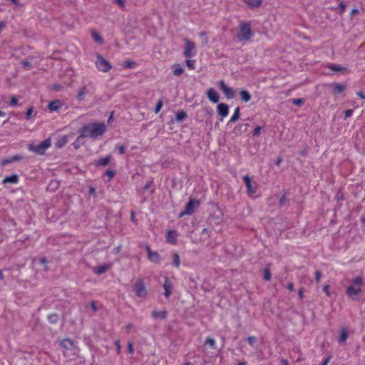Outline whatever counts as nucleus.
Returning <instances> with one entry per match:
<instances>
[{
    "label": "nucleus",
    "instance_id": "nucleus-1",
    "mask_svg": "<svg viewBox=\"0 0 365 365\" xmlns=\"http://www.w3.org/2000/svg\"><path fill=\"white\" fill-rule=\"evenodd\" d=\"M106 130V126L103 123H89L84 125L80 130L81 137L96 138L102 136Z\"/></svg>",
    "mask_w": 365,
    "mask_h": 365
},
{
    "label": "nucleus",
    "instance_id": "nucleus-2",
    "mask_svg": "<svg viewBox=\"0 0 365 365\" xmlns=\"http://www.w3.org/2000/svg\"><path fill=\"white\" fill-rule=\"evenodd\" d=\"M255 35L250 21H241L239 24L237 38L240 41H247Z\"/></svg>",
    "mask_w": 365,
    "mask_h": 365
},
{
    "label": "nucleus",
    "instance_id": "nucleus-3",
    "mask_svg": "<svg viewBox=\"0 0 365 365\" xmlns=\"http://www.w3.org/2000/svg\"><path fill=\"white\" fill-rule=\"evenodd\" d=\"M362 278L358 277L353 281V284L349 286L346 289V294L347 297L353 301L358 300L357 296L361 292V286L362 284Z\"/></svg>",
    "mask_w": 365,
    "mask_h": 365
},
{
    "label": "nucleus",
    "instance_id": "nucleus-4",
    "mask_svg": "<svg viewBox=\"0 0 365 365\" xmlns=\"http://www.w3.org/2000/svg\"><path fill=\"white\" fill-rule=\"evenodd\" d=\"M51 146V141L48 138L38 145L29 144L28 146L29 150L34 152L38 155H43L46 150Z\"/></svg>",
    "mask_w": 365,
    "mask_h": 365
},
{
    "label": "nucleus",
    "instance_id": "nucleus-5",
    "mask_svg": "<svg viewBox=\"0 0 365 365\" xmlns=\"http://www.w3.org/2000/svg\"><path fill=\"white\" fill-rule=\"evenodd\" d=\"M133 289L138 297L145 298L148 295L146 286L143 278H139L135 282Z\"/></svg>",
    "mask_w": 365,
    "mask_h": 365
},
{
    "label": "nucleus",
    "instance_id": "nucleus-6",
    "mask_svg": "<svg viewBox=\"0 0 365 365\" xmlns=\"http://www.w3.org/2000/svg\"><path fill=\"white\" fill-rule=\"evenodd\" d=\"M95 64L98 71L104 73L108 72L112 68L109 61L104 58L101 54L96 56Z\"/></svg>",
    "mask_w": 365,
    "mask_h": 365
},
{
    "label": "nucleus",
    "instance_id": "nucleus-7",
    "mask_svg": "<svg viewBox=\"0 0 365 365\" xmlns=\"http://www.w3.org/2000/svg\"><path fill=\"white\" fill-rule=\"evenodd\" d=\"M185 49L183 51V55L186 58H190L192 56H194L196 54V46L195 43L188 38H185Z\"/></svg>",
    "mask_w": 365,
    "mask_h": 365
},
{
    "label": "nucleus",
    "instance_id": "nucleus-8",
    "mask_svg": "<svg viewBox=\"0 0 365 365\" xmlns=\"http://www.w3.org/2000/svg\"><path fill=\"white\" fill-rule=\"evenodd\" d=\"M93 85L91 83L81 86L78 91L76 96L77 100L78 101H84L86 99V96L91 93Z\"/></svg>",
    "mask_w": 365,
    "mask_h": 365
},
{
    "label": "nucleus",
    "instance_id": "nucleus-9",
    "mask_svg": "<svg viewBox=\"0 0 365 365\" xmlns=\"http://www.w3.org/2000/svg\"><path fill=\"white\" fill-rule=\"evenodd\" d=\"M208 230H194L190 232V237L195 242H197L202 240V237L205 239V237L208 236Z\"/></svg>",
    "mask_w": 365,
    "mask_h": 365
},
{
    "label": "nucleus",
    "instance_id": "nucleus-10",
    "mask_svg": "<svg viewBox=\"0 0 365 365\" xmlns=\"http://www.w3.org/2000/svg\"><path fill=\"white\" fill-rule=\"evenodd\" d=\"M200 201L196 199L190 200L185 205L183 214L192 215L195 212V210L199 207Z\"/></svg>",
    "mask_w": 365,
    "mask_h": 365
},
{
    "label": "nucleus",
    "instance_id": "nucleus-11",
    "mask_svg": "<svg viewBox=\"0 0 365 365\" xmlns=\"http://www.w3.org/2000/svg\"><path fill=\"white\" fill-rule=\"evenodd\" d=\"M219 87L227 99H232L235 97V91L228 87L223 81L219 82Z\"/></svg>",
    "mask_w": 365,
    "mask_h": 365
},
{
    "label": "nucleus",
    "instance_id": "nucleus-12",
    "mask_svg": "<svg viewBox=\"0 0 365 365\" xmlns=\"http://www.w3.org/2000/svg\"><path fill=\"white\" fill-rule=\"evenodd\" d=\"M145 249L148 253V258L150 262L156 264L160 263L161 257L158 252L152 251L148 245L145 246Z\"/></svg>",
    "mask_w": 365,
    "mask_h": 365
},
{
    "label": "nucleus",
    "instance_id": "nucleus-13",
    "mask_svg": "<svg viewBox=\"0 0 365 365\" xmlns=\"http://www.w3.org/2000/svg\"><path fill=\"white\" fill-rule=\"evenodd\" d=\"M173 283L169 280L168 277H165V282L163 284V288L165 292L163 294L166 299H168L173 294Z\"/></svg>",
    "mask_w": 365,
    "mask_h": 365
},
{
    "label": "nucleus",
    "instance_id": "nucleus-14",
    "mask_svg": "<svg viewBox=\"0 0 365 365\" xmlns=\"http://www.w3.org/2000/svg\"><path fill=\"white\" fill-rule=\"evenodd\" d=\"M217 114L220 116V120L222 121L223 119L227 117L229 114V106L226 103H219L217 106Z\"/></svg>",
    "mask_w": 365,
    "mask_h": 365
},
{
    "label": "nucleus",
    "instance_id": "nucleus-15",
    "mask_svg": "<svg viewBox=\"0 0 365 365\" xmlns=\"http://www.w3.org/2000/svg\"><path fill=\"white\" fill-rule=\"evenodd\" d=\"M243 180L246 185L247 192L248 195H254L257 192V188L255 186L252 185L251 178L249 175H245L243 177Z\"/></svg>",
    "mask_w": 365,
    "mask_h": 365
},
{
    "label": "nucleus",
    "instance_id": "nucleus-16",
    "mask_svg": "<svg viewBox=\"0 0 365 365\" xmlns=\"http://www.w3.org/2000/svg\"><path fill=\"white\" fill-rule=\"evenodd\" d=\"M207 97L208 99L213 103H217L219 102L220 96L217 92L212 88H209L207 92Z\"/></svg>",
    "mask_w": 365,
    "mask_h": 365
},
{
    "label": "nucleus",
    "instance_id": "nucleus-17",
    "mask_svg": "<svg viewBox=\"0 0 365 365\" xmlns=\"http://www.w3.org/2000/svg\"><path fill=\"white\" fill-rule=\"evenodd\" d=\"M33 264H38L41 268V269L43 271H48V260L46 257H40V258H34Z\"/></svg>",
    "mask_w": 365,
    "mask_h": 365
},
{
    "label": "nucleus",
    "instance_id": "nucleus-18",
    "mask_svg": "<svg viewBox=\"0 0 365 365\" xmlns=\"http://www.w3.org/2000/svg\"><path fill=\"white\" fill-rule=\"evenodd\" d=\"M63 106V103L60 100H54L51 101L48 105V108L51 111H58L59 109Z\"/></svg>",
    "mask_w": 365,
    "mask_h": 365
},
{
    "label": "nucleus",
    "instance_id": "nucleus-19",
    "mask_svg": "<svg viewBox=\"0 0 365 365\" xmlns=\"http://www.w3.org/2000/svg\"><path fill=\"white\" fill-rule=\"evenodd\" d=\"M167 242L175 245L177 242V233L175 230H169L166 235Z\"/></svg>",
    "mask_w": 365,
    "mask_h": 365
},
{
    "label": "nucleus",
    "instance_id": "nucleus-20",
    "mask_svg": "<svg viewBox=\"0 0 365 365\" xmlns=\"http://www.w3.org/2000/svg\"><path fill=\"white\" fill-rule=\"evenodd\" d=\"M19 181V178L17 174H13L10 176H6L4 178L2 183L3 184H7V183H12V184H17Z\"/></svg>",
    "mask_w": 365,
    "mask_h": 365
},
{
    "label": "nucleus",
    "instance_id": "nucleus-21",
    "mask_svg": "<svg viewBox=\"0 0 365 365\" xmlns=\"http://www.w3.org/2000/svg\"><path fill=\"white\" fill-rule=\"evenodd\" d=\"M331 87L333 88V93L334 95L339 94L344 91L346 88L344 84H340L337 83H334L331 84Z\"/></svg>",
    "mask_w": 365,
    "mask_h": 365
},
{
    "label": "nucleus",
    "instance_id": "nucleus-22",
    "mask_svg": "<svg viewBox=\"0 0 365 365\" xmlns=\"http://www.w3.org/2000/svg\"><path fill=\"white\" fill-rule=\"evenodd\" d=\"M111 157L107 155L105 158H99L94 162V165L97 167H103L107 165L110 161Z\"/></svg>",
    "mask_w": 365,
    "mask_h": 365
},
{
    "label": "nucleus",
    "instance_id": "nucleus-23",
    "mask_svg": "<svg viewBox=\"0 0 365 365\" xmlns=\"http://www.w3.org/2000/svg\"><path fill=\"white\" fill-rule=\"evenodd\" d=\"M252 9H256L262 5V0H242Z\"/></svg>",
    "mask_w": 365,
    "mask_h": 365
},
{
    "label": "nucleus",
    "instance_id": "nucleus-24",
    "mask_svg": "<svg viewBox=\"0 0 365 365\" xmlns=\"http://www.w3.org/2000/svg\"><path fill=\"white\" fill-rule=\"evenodd\" d=\"M109 269V267L108 265H100L98 267H93V271L95 274L98 275H101L103 273H105L108 269Z\"/></svg>",
    "mask_w": 365,
    "mask_h": 365
},
{
    "label": "nucleus",
    "instance_id": "nucleus-25",
    "mask_svg": "<svg viewBox=\"0 0 365 365\" xmlns=\"http://www.w3.org/2000/svg\"><path fill=\"white\" fill-rule=\"evenodd\" d=\"M61 346L66 349H71L74 346V343L71 339L67 338L61 341Z\"/></svg>",
    "mask_w": 365,
    "mask_h": 365
},
{
    "label": "nucleus",
    "instance_id": "nucleus-26",
    "mask_svg": "<svg viewBox=\"0 0 365 365\" xmlns=\"http://www.w3.org/2000/svg\"><path fill=\"white\" fill-rule=\"evenodd\" d=\"M68 143V137L63 135L60 137L56 143V147L58 148H63Z\"/></svg>",
    "mask_w": 365,
    "mask_h": 365
},
{
    "label": "nucleus",
    "instance_id": "nucleus-27",
    "mask_svg": "<svg viewBox=\"0 0 365 365\" xmlns=\"http://www.w3.org/2000/svg\"><path fill=\"white\" fill-rule=\"evenodd\" d=\"M240 116V107H237V108H235V109L234 110V113L232 114V115L231 116V118L229 120V123H235L239 119Z\"/></svg>",
    "mask_w": 365,
    "mask_h": 365
},
{
    "label": "nucleus",
    "instance_id": "nucleus-28",
    "mask_svg": "<svg viewBox=\"0 0 365 365\" xmlns=\"http://www.w3.org/2000/svg\"><path fill=\"white\" fill-rule=\"evenodd\" d=\"M240 96L241 97L242 101L245 103L249 102L252 98L250 93L245 90H242L240 92Z\"/></svg>",
    "mask_w": 365,
    "mask_h": 365
},
{
    "label": "nucleus",
    "instance_id": "nucleus-29",
    "mask_svg": "<svg viewBox=\"0 0 365 365\" xmlns=\"http://www.w3.org/2000/svg\"><path fill=\"white\" fill-rule=\"evenodd\" d=\"M173 75L175 76H180L184 73V69L180 64H175L173 66Z\"/></svg>",
    "mask_w": 365,
    "mask_h": 365
},
{
    "label": "nucleus",
    "instance_id": "nucleus-30",
    "mask_svg": "<svg viewBox=\"0 0 365 365\" xmlns=\"http://www.w3.org/2000/svg\"><path fill=\"white\" fill-rule=\"evenodd\" d=\"M348 336L349 334L346 329L344 328L342 329L339 336V342L340 344L345 343L348 339Z\"/></svg>",
    "mask_w": 365,
    "mask_h": 365
},
{
    "label": "nucleus",
    "instance_id": "nucleus-31",
    "mask_svg": "<svg viewBox=\"0 0 365 365\" xmlns=\"http://www.w3.org/2000/svg\"><path fill=\"white\" fill-rule=\"evenodd\" d=\"M271 272H270V264H267V267L264 269V276L263 279L264 280L269 282L271 280Z\"/></svg>",
    "mask_w": 365,
    "mask_h": 365
},
{
    "label": "nucleus",
    "instance_id": "nucleus-32",
    "mask_svg": "<svg viewBox=\"0 0 365 365\" xmlns=\"http://www.w3.org/2000/svg\"><path fill=\"white\" fill-rule=\"evenodd\" d=\"M166 316H167L166 311L158 312V311L154 310L152 312V317L153 318L165 319L166 317Z\"/></svg>",
    "mask_w": 365,
    "mask_h": 365
},
{
    "label": "nucleus",
    "instance_id": "nucleus-33",
    "mask_svg": "<svg viewBox=\"0 0 365 365\" xmlns=\"http://www.w3.org/2000/svg\"><path fill=\"white\" fill-rule=\"evenodd\" d=\"M328 68L330 70L336 72L344 71L347 70L346 67H343L337 64H330L329 65Z\"/></svg>",
    "mask_w": 365,
    "mask_h": 365
},
{
    "label": "nucleus",
    "instance_id": "nucleus-34",
    "mask_svg": "<svg viewBox=\"0 0 365 365\" xmlns=\"http://www.w3.org/2000/svg\"><path fill=\"white\" fill-rule=\"evenodd\" d=\"M92 37L93 40L97 42L99 44H102L103 43V38L101 36V35L96 31H93L92 33Z\"/></svg>",
    "mask_w": 365,
    "mask_h": 365
},
{
    "label": "nucleus",
    "instance_id": "nucleus-35",
    "mask_svg": "<svg viewBox=\"0 0 365 365\" xmlns=\"http://www.w3.org/2000/svg\"><path fill=\"white\" fill-rule=\"evenodd\" d=\"M187 118V113L184 110H181L177 113L175 115V120L178 122H182Z\"/></svg>",
    "mask_w": 365,
    "mask_h": 365
},
{
    "label": "nucleus",
    "instance_id": "nucleus-36",
    "mask_svg": "<svg viewBox=\"0 0 365 365\" xmlns=\"http://www.w3.org/2000/svg\"><path fill=\"white\" fill-rule=\"evenodd\" d=\"M59 319L58 314L53 313L48 316V320L51 324H56Z\"/></svg>",
    "mask_w": 365,
    "mask_h": 365
},
{
    "label": "nucleus",
    "instance_id": "nucleus-37",
    "mask_svg": "<svg viewBox=\"0 0 365 365\" xmlns=\"http://www.w3.org/2000/svg\"><path fill=\"white\" fill-rule=\"evenodd\" d=\"M173 265L177 268L179 267L180 260V256L178 255V254L177 252H174L173 255Z\"/></svg>",
    "mask_w": 365,
    "mask_h": 365
},
{
    "label": "nucleus",
    "instance_id": "nucleus-38",
    "mask_svg": "<svg viewBox=\"0 0 365 365\" xmlns=\"http://www.w3.org/2000/svg\"><path fill=\"white\" fill-rule=\"evenodd\" d=\"M185 63H186L187 67L189 69L193 70L195 68V60H191V59L187 58V60L185 61Z\"/></svg>",
    "mask_w": 365,
    "mask_h": 365
},
{
    "label": "nucleus",
    "instance_id": "nucleus-39",
    "mask_svg": "<svg viewBox=\"0 0 365 365\" xmlns=\"http://www.w3.org/2000/svg\"><path fill=\"white\" fill-rule=\"evenodd\" d=\"M105 175L108 177V179L107 180L108 182L110 181L111 179L114 177L115 175V172L113 170L108 169L106 170Z\"/></svg>",
    "mask_w": 365,
    "mask_h": 365
},
{
    "label": "nucleus",
    "instance_id": "nucleus-40",
    "mask_svg": "<svg viewBox=\"0 0 365 365\" xmlns=\"http://www.w3.org/2000/svg\"><path fill=\"white\" fill-rule=\"evenodd\" d=\"M135 63L132 61H126L123 63V67L125 68H133Z\"/></svg>",
    "mask_w": 365,
    "mask_h": 365
},
{
    "label": "nucleus",
    "instance_id": "nucleus-41",
    "mask_svg": "<svg viewBox=\"0 0 365 365\" xmlns=\"http://www.w3.org/2000/svg\"><path fill=\"white\" fill-rule=\"evenodd\" d=\"M163 106V101L160 99L158 101L157 104H156V106L155 108V110H154V113L155 114L158 113L160 110V109L162 108Z\"/></svg>",
    "mask_w": 365,
    "mask_h": 365
},
{
    "label": "nucleus",
    "instance_id": "nucleus-42",
    "mask_svg": "<svg viewBox=\"0 0 365 365\" xmlns=\"http://www.w3.org/2000/svg\"><path fill=\"white\" fill-rule=\"evenodd\" d=\"M34 113V107H30L27 109L26 112L25 113V118L27 120H29L31 118V115Z\"/></svg>",
    "mask_w": 365,
    "mask_h": 365
},
{
    "label": "nucleus",
    "instance_id": "nucleus-43",
    "mask_svg": "<svg viewBox=\"0 0 365 365\" xmlns=\"http://www.w3.org/2000/svg\"><path fill=\"white\" fill-rule=\"evenodd\" d=\"M292 103L295 106H301L304 103V100L303 98H294Z\"/></svg>",
    "mask_w": 365,
    "mask_h": 365
},
{
    "label": "nucleus",
    "instance_id": "nucleus-44",
    "mask_svg": "<svg viewBox=\"0 0 365 365\" xmlns=\"http://www.w3.org/2000/svg\"><path fill=\"white\" fill-rule=\"evenodd\" d=\"M205 344H209L212 349H216L215 341L212 338H207L206 339Z\"/></svg>",
    "mask_w": 365,
    "mask_h": 365
},
{
    "label": "nucleus",
    "instance_id": "nucleus-45",
    "mask_svg": "<svg viewBox=\"0 0 365 365\" xmlns=\"http://www.w3.org/2000/svg\"><path fill=\"white\" fill-rule=\"evenodd\" d=\"M247 341L251 346H253L257 342V338L255 336H248Z\"/></svg>",
    "mask_w": 365,
    "mask_h": 365
},
{
    "label": "nucleus",
    "instance_id": "nucleus-46",
    "mask_svg": "<svg viewBox=\"0 0 365 365\" xmlns=\"http://www.w3.org/2000/svg\"><path fill=\"white\" fill-rule=\"evenodd\" d=\"M338 9H339L340 14H342L346 9V4L343 1H341L339 4Z\"/></svg>",
    "mask_w": 365,
    "mask_h": 365
},
{
    "label": "nucleus",
    "instance_id": "nucleus-47",
    "mask_svg": "<svg viewBox=\"0 0 365 365\" xmlns=\"http://www.w3.org/2000/svg\"><path fill=\"white\" fill-rule=\"evenodd\" d=\"M83 138L84 137H81V134H80L79 136L77 138V139L75 140V142L73 143V146L76 149L79 148L80 144H81V139Z\"/></svg>",
    "mask_w": 365,
    "mask_h": 365
},
{
    "label": "nucleus",
    "instance_id": "nucleus-48",
    "mask_svg": "<svg viewBox=\"0 0 365 365\" xmlns=\"http://www.w3.org/2000/svg\"><path fill=\"white\" fill-rule=\"evenodd\" d=\"M19 100L15 96L11 97L10 105L11 106H16L18 105Z\"/></svg>",
    "mask_w": 365,
    "mask_h": 365
},
{
    "label": "nucleus",
    "instance_id": "nucleus-49",
    "mask_svg": "<svg viewBox=\"0 0 365 365\" xmlns=\"http://www.w3.org/2000/svg\"><path fill=\"white\" fill-rule=\"evenodd\" d=\"M261 130H262V128L260 126H257L254 129V131L252 133L253 136L259 135L260 134Z\"/></svg>",
    "mask_w": 365,
    "mask_h": 365
},
{
    "label": "nucleus",
    "instance_id": "nucleus-50",
    "mask_svg": "<svg viewBox=\"0 0 365 365\" xmlns=\"http://www.w3.org/2000/svg\"><path fill=\"white\" fill-rule=\"evenodd\" d=\"M353 114V110L351 109H347L344 111V116H345V118H348L349 117H351Z\"/></svg>",
    "mask_w": 365,
    "mask_h": 365
},
{
    "label": "nucleus",
    "instance_id": "nucleus-51",
    "mask_svg": "<svg viewBox=\"0 0 365 365\" xmlns=\"http://www.w3.org/2000/svg\"><path fill=\"white\" fill-rule=\"evenodd\" d=\"M322 277V273L319 270H317L315 272V279L317 281V283H319L320 282V279Z\"/></svg>",
    "mask_w": 365,
    "mask_h": 365
},
{
    "label": "nucleus",
    "instance_id": "nucleus-52",
    "mask_svg": "<svg viewBox=\"0 0 365 365\" xmlns=\"http://www.w3.org/2000/svg\"><path fill=\"white\" fill-rule=\"evenodd\" d=\"M128 351L129 354H132L134 352V349L132 342H129L128 344Z\"/></svg>",
    "mask_w": 365,
    "mask_h": 365
},
{
    "label": "nucleus",
    "instance_id": "nucleus-53",
    "mask_svg": "<svg viewBox=\"0 0 365 365\" xmlns=\"http://www.w3.org/2000/svg\"><path fill=\"white\" fill-rule=\"evenodd\" d=\"M286 199H287V198H286L285 195H282V196L280 197V198H279V205H280L281 206H282V205H283L285 203Z\"/></svg>",
    "mask_w": 365,
    "mask_h": 365
},
{
    "label": "nucleus",
    "instance_id": "nucleus-54",
    "mask_svg": "<svg viewBox=\"0 0 365 365\" xmlns=\"http://www.w3.org/2000/svg\"><path fill=\"white\" fill-rule=\"evenodd\" d=\"M22 158H23V157L21 155H16L11 157V160H12V162L18 161V160H21Z\"/></svg>",
    "mask_w": 365,
    "mask_h": 365
},
{
    "label": "nucleus",
    "instance_id": "nucleus-55",
    "mask_svg": "<svg viewBox=\"0 0 365 365\" xmlns=\"http://www.w3.org/2000/svg\"><path fill=\"white\" fill-rule=\"evenodd\" d=\"M12 163V160H11V157L9 158H6V159H4L2 163H1V165H8L9 163Z\"/></svg>",
    "mask_w": 365,
    "mask_h": 365
},
{
    "label": "nucleus",
    "instance_id": "nucleus-56",
    "mask_svg": "<svg viewBox=\"0 0 365 365\" xmlns=\"http://www.w3.org/2000/svg\"><path fill=\"white\" fill-rule=\"evenodd\" d=\"M115 2L119 5L120 7L123 8L125 6L124 0H115Z\"/></svg>",
    "mask_w": 365,
    "mask_h": 365
},
{
    "label": "nucleus",
    "instance_id": "nucleus-57",
    "mask_svg": "<svg viewBox=\"0 0 365 365\" xmlns=\"http://www.w3.org/2000/svg\"><path fill=\"white\" fill-rule=\"evenodd\" d=\"M329 285H326L323 287V290L324 292L327 294V296H329L330 295V293H329Z\"/></svg>",
    "mask_w": 365,
    "mask_h": 365
},
{
    "label": "nucleus",
    "instance_id": "nucleus-58",
    "mask_svg": "<svg viewBox=\"0 0 365 365\" xmlns=\"http://www.w3.org/2000/svg\"><path fill=\"white\" fill-rule=\"evenodd\" d=\"M115 344H116V351H117V353L119 354L120 353V341L118 340L115 341Z\"/></svg>",
    "mask_w": 365,
    "mask_h": 365
},
{
    "label": "nucleus",
    "instance_id": "nucleus-59",
    "mask_svg": "<svg viewBox=\"0 0 365 365\" xmlns=\"http://www.w3.org/2000/svg\"><path fill=\"white\" fill-rule=\"evenodd\" d=\"M118 151L120 154H124L125 151V148L123 145H120L118 147Z\"/></svg>",
    "mask_w": 365,
    "mask_h": 365
},
{
    "label": "nucleus",
    "instance_id": "nucleus-60",
    "mask_svg": "<svg viewBox=\"0 0 365 365\" xmlns=\"http://www.w3.org/2000/svg\"><path fill=\"white\" fill-rule=\"evenodd\" d=\"M356 95L361 99H364L365 100V95L364 94L363 92L361 91H358L356 92Z\"/></svg>",
    "mask_w": 365,
    "mask_h": 365
},
{
    "label": "nucleus",
    "instance_id": "nucleus-61",
    "mask_svg": "<svg viewBox=\"0 0 365 365\" xmlns=\"http://www.w3.org/2000/svg\"><path fill=\"white\" fill-rule=\"evenodd\" d=\"M91 307L94 312H96L98 310L97 306L94 302H92L91 303Z\"/></svg>",
    "mask_w": 365,
    "mask_h": 365
},
{
    "label": "nucleus",
    "instance_id": "nucleus-62",
    "mask_svg": "<svg viewBox=\"0 0 365 365\" xmlns=\"http://www.w3.org/2000/svg\"><path fill=\"white\" fill-rule=\"evenodd\" d=\"M282 158L278 157V158H277V160H276L275 165H276L277 166H279V165H280V164H281V163H282Z\"/></svg>",
    "mask_w": 365,
    "mask_h": 365
},
{
    "label": "nucleus",
    "instance_id": "nucleus-63",
    "mask_svg": "<svg viewBox=\"0 0 365 365\" xmlns=\"http://www.w3.org/2000/svg\"><path fill=\"white\" fill-rule=\"evenodd\" d=\"M287 287L290 292H292L294 290V285L291 282L287 284Z\"/></svg>",
    "mask_w": 365,
    "mask_h": 365
},
{
    "label": "nucleus",
    "instance_id": "nucleus-64",
    "mask_svg": "<svg viewBox=\"0 0 365 365\" xmlns=\"http://www.w3.org/2000/svg\"><path fill=\"white\" fill-rule=\"evenodd\" d=\"M280 363L282 365H289L288 361L286 359H281Z\"/></svg>",
    "mask_w": 365,
    "mask_h": 365
}]
</instances>
